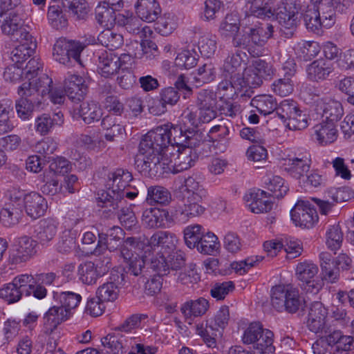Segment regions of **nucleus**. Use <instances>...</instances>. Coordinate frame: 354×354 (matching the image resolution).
<instances>
[{
	"label": "nucleus",
	"instance_id": "nucleus-42",
	"mask_svg": "<svg viewBox=\"0 0 354 354\" xmlns=\"http://www.w3.org/2000/svg\"><path fill=\"white\" fill-rule=\"evenodd\" d=\"M62 5L77 19H84L88 12L86 0H62Z\"/></svg>",
	"mask_w": 354,
	"mask_h": 354
},
{
	"label": "nucleus",
	"instance_id": "nucleus-11",
	"mask_svg": "<svg viewBox=\"0 0 354 354\" xmlns=\"http://www.w3.org/2000/svg\"><path fill=\"white\" fill-rule=\"evenodd\" d=\"M64 88L66 95L74 104L82 102L88 91L84 79L76 74L68 75L64 82Z\"/></svg>",
	"mask_w": 354,
	"mask_h": 354
},
{
	"label": "nucleus",
	"instance_id": "nucleus-50",
	"mask_svg": "<svg viewBox=\"0 0 354 354\" xmlns=\"http://www.w3.org/2000/svg\"><path fill=\"white\" fill-rule=\"evenodd\" d=\"M267 185V188L270 192L268 194L273 198H281L288 192L289 188L286 184L285 180L279 176H274L269 179Z\"/></svg>",
	"mask_w": 354,
	"mask_h": 354
},
{
	"label": "nucleus",
	"instance_id": "nucleus-10",
	"mask_svg": "<svg viewBox=\"0 0 354 354\" xmlns=\"http://www.w3.org/2000/svg\"><path fill=\"white\" fill-rule=\"evenodd\" d=\"M19 41L17 45L11 53V58L16 64H21L32 56L37 48L35 40L26 30H21L19 37H15Z\"/></svg>",
	"mask_w": 354,
	"mask_h": 354
},
{
	"label": "nucleus",
	"instance_id": "nucleus-37",
	"mask_svg": "<svg viewBox=\"0 0 354 354\" xmlns=\"http://www.w3.org/2000/svg\"><path fill=\"white\" fill-rule=\"evenodd\" d=\"M165 212L156 207L145 209L142 215V224L148 228L161 227L164 225Z\"/></svg>",
	"mask_w": 354,
	"mask_h": 354
},
{
	"label": "nucleus",
	"instance_id": "nucleus-61",
	"mask_svg": "<svg viewBox=\"0 0 354 354\" xmlns=\"http://www.w3.org/2000/svg\"><path fill=\"white\" fill-rule=\"evenodd\" d=\"M298 110L299 108L296 102L290 100H285L281 102L279 105L277 107L276 113L281 119L288 120L291 117L295 115Z\"/></svg>",
	"mask_w": 354,
	"mask_h": 354
},
{
	"label": "nucleus",
	"instance_id": "nucleus-29",
	"mask_svg": "<svg viewBox=\"0 0 354 354\" xmlns=\"http://www.w3.org/2000/svg\"><path fill=\"white\" fill-rule=\"evenodd\" d=\"M198 194L184 196L183 198V206L181 207V214L185 217H194L201 215L205 207L200 204L203 198Z\"/></svg>",
	"mask_w": 354,
	"mask_h": 354
},
{
	"label": "nucleus",
	"instance_id": "nucleus-2",
	"mask_svg": "<svg viewBox=\"0 0 354 354\" xmlns=\"http://www.w3.org/2000/svg\"><path fill=\"white\" fill-rule=\"evenodd\" d=\"M299 4L298 0H283L274 11L281 26L280 30L286 38L291 37L297 28Z\"/></svg>",
	"mask_w": 354,
	"mask_h": 354
},
{
	"label": "nucleus",
	"instance_id": "nucleus-20",
	"mask_svg": "<svg viewBox=\"0 0 354 354\" xmlns=\"http://www.w3.org/2000/svg\"><path fill=\"white\" fill-rule=\"evenodd\" d=\"M75 103L74 112L77 113L86 124H91L94 121H98L102 117V109L95 102H81Z\"/></svg>",
	"mask_w": 354,
	"mask_h": 354
},
{
	"label": "nucleus",
	"instance_id": "nucleus-55",
	"mask_svg": "<svg viewBox=\"0 0 354 354\" xmlns=\"http://www.w3.org/2000/svg\"><path fill=\"white\" fill-rule=\"evenodd\" d=\"M232 45L234 48L243 50H247L250 54H253V47L250 41V35L247 28H243L234 35L232 40Z\"/></svg>",
	"mask_w": 354,
	"mask_h": 354
},
{
	"label": "nucleus",
	"instance_id": "nucleus-17",
	"mask_svg": "<svg viewBox=\"0 0 354 354\" xmlns=\"http://www.w3.org/2000/svg\"><path fill=\"white\" fill-rule=\"evenodd\" d=\"M24 207L26 214L36 219L43 216L47 209L46 199L37 192H30L24 196Z\"/></svg>",
	"mask_w": 354,
	"mask_h": 354
},
{
	"label": "nucleus",
	"instance_id": "nucleus-16",
	"mask_svg": "<svg viewBox=\"0 0 354 354\" xmlns=\"http://www.w3.org/2000/svg\"><path fill=\"white\" fill-rule=\"evenodd\" d=\"M136 15L142 21L151 23L158 19L161 8L156 0H136L132 2Z\"/></svg>",
	"mask_w": 354,
	"mask_h": 354
},
{
	"label": "nucleus",
	"instance_id": "nucleus-27",
	"mask_svg": "<svg viewBox=\"0 0 354 354\" xmlns=\"http://www.w3.org/2000/svg\"><path fill=\"white\" fill-rule=\"evenodd\" d=\"M95 19L97 23L103 28H113L118 24V15L113 7L99 3L95 9Z\"/></svg>",
	"mask_w": 354,
	"mask_h": 354
},
{
	"label": "nucleus",
	"instance_id": "nucleus-44",
	"mask_svg": "<svg viewBox=\"0 0 354 354\" xmlns=\"http://www.w3.org/2000/svg\"><path fill=\"white\" fill-rule=\"evenodd\" d=\"M252 104L255 106L259 113L266 115L277 111V104L271 95H259L254 98Z\"/></svg>",
	"mask_w": 354,
	"mask_h": 354
},
{
	"label": "nucleus",
	"instance_id": "nucleus-38",
	"mask_svg": "<svg viewBox=\"0 0 354 354\" xmlns=\"http://www.w3.org/2000/svg\"><path fill=\"white\" fill-rule=\"evenodd\" d=\"M111 28H106L103 30L98 35L97 39L102 46H104L110 50H113L123 45L124 39L122 35L115 32Z\"/></svg>",
	"mask_w": 354,
	"mask_h": 354
},
{
	"label": "nucleus",
	"instance_id": "nucleus-62",
	"mask_svg": "<svg viewBox=\"0 0 354 354\" xmlns=\"http://www.w3.org/2000/svg\"><path fill=\"white\" fill-rule=\"evenodd\" d=\"M320 46L316 41H304L298 49V54L305 61L315 57L320 51Z\"/></svg>",
	"mask_w": 354,
	"mask_h": 354
},
{
	"label": "nucleus",
	"instance_id": "nucleus-60",
	"mask_svg": "<svg viewBox=\"0 0 354 354\" xmlns=\"http://www.w3.org/2000/svg\"><path fill=\"white\" fill-rule=\"evenodd\" d=\"M215 77L216 71L214 65L212 63H206L198 68L194 80L197 83L201 84L212 82Z\"/></svg>",
	"mask_w": 354,
	"mask_h": 354
},
{
	"label": "nucleus",
	"instance_id": "nucleus-47",
	"mask_svg": "<svg viewBox=\"0 0 354 354\" xmlns=\"http://www.w3.org/2000/svg\"><path fill=\"white\" fill-rule=\"evenodd\" d=\"M57 118H51L48 114H43L35 121V129L41 135L47 134L55 124L62 122L63 114L60 112L55 113Z\"/></svg>",
	"mask_w": 354,
	"mask_h": 354
},
{
	"label": "nucleus",
	"instance_id": "nucleus-43",
	"mask_svg": "<svg viewBox=\"0 0 354 354\" xmlns=\"http://www.w3.org/2000/svg\"><path fill=\"white\" fill-rule=\"evenodd\" d=\"M246 6L254 16L261 19H270L274 16L271 7L262 0H245Z\"/></svg>",
	"mask_w": 354,
	"mask_h": 354
},
{
	"label": "nucleus",
	"instance_id": "nucleus-53",
	"mask_svg": "<svg viewBox=\"0 0 354 354\" xmlns=\"http://www.w3.org/2000/svg\"><path fill=\"white\" fill-rule=\"evenodd\" d=\"M149 243L153 246L162 245L171 248L176 245L177 239L174 234L166 231H159L151 237Z\"/></svg>",
	"mask_w": 354,
	"mask_h": 354
},
{
	"label": "nucleus",
	"instance_id": "nucleus-63",
	"mask_svg": "<svg viewBox=\"0 0 354 354\" xmlns=\"http://www.w3.org/2000/svg\"><path fill=\"white\" fill-rule=\"evenodd\" d=\"M272 88L277 95L285 97L293 91L294 83L292 79L283 77L275 80L272 84Z\"/></svg>",
	"mask_w": 354,
	"mask_h": 354
},
{
	"label": "nucleus",
	"instance_id": "nucleus-4",
	"mask_svg": "<svg viewBox=\"0 0 354 354\" xmlns=\"http://www.w3.org/2000/svg\"><path fill=\"white\" fill-rule=\"evenodd\" d=\"M133 177L130 172L122 169H118L109 174L107 184L108 192H103L98 197V204H105L107 201H113L117 196L124 198V189Z\"/></svg>",
	"mask_w": 354,
	"mask_h": 354
},
{
	"label": "nucleus",
	"instance_id": "nucleus-14",
	"mask_svg": "<svg viewBox=\"0 0 354 354\" xmlns=\"http://www.w3.org/2000/svg\"><path fill=\"white\" fill-rule=\"evenodd\" d=\"M167 257L162 252H147L143 257L145 263L152 266H175L184 264L186 261L185 254L181 250L173 251L167 254Z\"/></svg>",
	"mask_w": 354,
	"mask_h": 354
},
{
	"label": "nucleus",
	"instance_id": "nucleus-51",
	"mask_svg": "<svg viewBox=\"0 0 354 354\" xmlns=\"http://www.w3.org/2000/svg\"><path fill=\"white\" fill-rule=\"evenodd\" d=\"M198 57V55L194 48L185 49L178 53L175 64L179 68L189 69L196 66Z\"/></svg>",
	"mask_w": 354,
	"mask_h": 354
},
{
	"label": "nucleus",
	"instance_id": "nucleus-26",
	"mask_svg": "<svg viewBox=\"0 0 354 354\" xmlns=\"http://www.w3.org/2000/svg\"><path fill=\"white\" fill-rule=\"evenodd\" d=\"M317 107L322 111V115L326 119V122L339 120L343 115L342 104L331 99H322L317 103Z\"/></svg>",
	"mask_w": 354,
	"mask_h": 354
},
{
	"label": "nucleus",
	"instance_id": "nucleus-48",
	"mask_svg": "<svg viewBox=\"0 0 354 354\" xmlns=\"http://www.w3.org/2000/svg\"><path fill=\"white\" fill-rule=\"evenodd\" d=\"M162 127L167 129L166 131L167 137L170 140L169 146H176L178 148L183 147L185 141H186L185 129L183 130L181 127L171 123L165 124L162 125Z\"/></svg>",
	"mask_w": 354,
	"mask_h": 354
},
{
	"label": "nucleus",
	"instance_id": "nucleus-22",
	"mask_svg": "<svg viewBox=\"0 0 354 354\" xmlns=\"http://www.w3.org/2000/svg\"><path fill=\"white\" fill-rule=\"evenodd\" d=\"M53 299L60 304L59 306L68 317H71L73 310L82 301L80 294L73 292H53Z\"/></svg>",
	"mask_w": 354,
	"mask_h": 354
},
{
	"label": "nucleus",
	"instance_id": "nucleus-35",
	"mask_svg": "<svg viewBox=\"0 0 354 354\" xmlns=\"http://www.w3.org/2000/svg\"><path fill=\"white\" fill-rule=\"evenodd\" d=\"M317 141L322 145L333 142L337 138V130L332 122H322L315 127Z\"/></svg>",
	"mask_w": 354,
	"mask_h": 354
},
{
	"label": "nucleus",
	"instance_id": "nucleus-34",
	"mask_svg": "<svg viewBox=\"0 0 354 354\" xmlns=\"http://www.w3.org/2000/svg\"><path fill=\"white\" fill-rule=\"evenodd\" d=\"M303 17L308 30L317 34L322 32V28H324L323 24L321 21L319 8H317L316 5L308 6Z\"/></svg>",
	"mask_w": 354,
	"mask_h": 354
},
{
	"label": "nucleus",
	"instance_id": "nucleus-32",
	"mask_svg": "<svg viewBox=\"0 0 354 354\" xmlns=\"http://www.w3.org/2000/svg\"><path fill=\"white\" fill-rule=\"evenodd\" d=\"M247 29L253 48L255 46H264L268 39L272 37L274 32V28L270 24L261 26L248 27Z\"/></svg>",
	"mask_w": 354,
	"mask_h": 354
},
{
	"label": "nucleus",
	"instance_id": "nucleus-58",
	"mask_svg": "<svg viewBox=\"0 0 354 354\" xmlns=\"http://www.w3.org/2000/svg\"><path fill=\"white\" fill-rule=\"evenodd\" d=\"M343 240V234L337 225L330 226L326 231V244L332 250L339 249Z\"/></svg>",
	"mask_w": 354,
	"mask_h": 354
},
{
	"label": "nucleus",
	"instance_id": "nucleus-1",
	"mask_svg": "<svg viewBox=\"0 0 354 354\" xmlns=\"http://www.w3.org/2000/svg\"><path fill=\"white\" fill-rule=\"evenodd\" d=\"M167 129L162 125L149 131L142 139L139 145V154L135 164L138 171L144 175H151L152 166L160 161V155L166 148L170 147V140Z\"/></svg>",
	"mask_w": 354,
	"mask_h": 354
},
{
	"label": "nucleus",
	"instance_id": "nucleus-8",
	"mask_svg": "<svg viewBox=\"0 0 354 354\" xmlns=\"http://www.w3.org/2000/svg\"><path fill=\"white\" fill-rule=\"evenodd\" d=\"M217 96L216 92L210 89H202L198 92L196 104L200 111V118L203 123H208L217 116Z\"/></svg>",
	"mask_w": 354,
	"mask_h": 354
},
{
	"label": "nucleus",
	"instance_id": "nucleus-12",
	"mask_svg": "<svg viewBox=\"0 0 354 354\" xmlns=\"http://www.w3.org/2000/svg\"><path fill=\"white\" fill-rule=\"evenodd\" d=\"M327 309L320 302H315L309 309L307 324L308 328L320 335L327 333Z\"/></svg>",
	"mask_w": 354,
	"mask_h": 354
},
{
	"label": "nucleus",
	"instance_id": "nucleus-18",
	"mask_svg": "<svg viewBox=\"0 0 354 354\" xmlns=\"http://www.w3.org/2000/svg\"><path fill=\"white\" fill-rule=\"evenodd\" d=\"M266 194L267 192L260 189L245 194V201L252 212L259 214L272 209L273 203L268 200Z\"/></svg>",
	"mask_w": 354,
	"mask_h": 354
},
{
	"label": "nucleus",
	"instance_id": "nucleus-7",
	"mask_svg": "<svg viewBox=\"0 0 354 354\" xmlns=\"http://www.w3.org/2000/svg\"><path fill=\"white\" fill-rule=\"evenodd\" d=\"M98 206L105 207L110 213L109 216L116 215L121 224L126 228L131 229L137 223V219L133 212L127 207L125 199L118 198L113 201H107L105 204H98Z\"/></svg>",
	"mask_w": 354,
	"mask_h": 354
},
{
	"label": "nucleus",
	"instance_id": "nucleus-15",
	"mask_svg": "<svg viewBox=\"0 0 354 354\" xmlns=\"http://www.w3.org/2000/svg\"><path fill=\"white\" fill-rule=\"evenodd\" d=\"M36 91L35 88L31 87L30 82H26L19 87L18 93L21 98L16 103V110L21 118L27 119L32 114L34 104L32 100L28 97H31Z\"/></svg>",
	"mask_w": 354,
	"mask_h": 354
},
{
	"label": "nucleus",
	"instance_id": "nucleus-54",
	"mask_svg": "<svg viewBox=\"0 0 354 354\" xmlns=\"http://www.w3.org/2000/svg\"><path fill=\"white\" fill-rule=\"evenodd\" d=\"M201 228L200 225H194L187 226L184 230V239L188 248L198 249V245L203 235Z\"/></svg>",
	"mask_w": 354,
	"mask_h": 354
},
{
	"label": "nucleus",
	"instance_id": "nucleus-52",
	"mask_svg": "<svg viewBox=\"0 0 354 354\" xmlns=\"http://www.w3.org/2000/svg\"><path fill=\"white\" fill-rule=\"evenodd\" d=\"M41 81L48 86L41 91L42 95H48L53 104H62L64 101L65 96L62 90L53 88V80L47 75H45L41 78Z\"/></svg>",
	"mask_w": 354,
	"mask_h": 354
},
{
	"label": "nucleus",
	"instance_id": "nucleus-45",
	"mask_svg": "<svg viewBox=\"0 0 354 354\" xmlns=\"http://www.w3.org/2000/svg\"><path fill=\"white\" fill-rule=\"evenodd\" d=\"M119 288L114 282H106L100 286L97 290V297L101 302H112L119 295Z\"/></svg>",
	"mask_w": 354,
	"mask_h": 354
},
{
	"label": "nucleus",
	"instance_id": "nucleus-33",
	"mask_svg": "<svg viewBox=\"0 0 354 354\" xmlns=\"http://www.w3.org/2000/svg\"><path fill=\"white\" fill-rule=\"evenodd\" d=\"M0 26L2 32L8 35L13 36L15 39V35H20L21 30H26L22 28L21 19L16 12H7L4 14L1 18Z\"/></svg>",
	"mask_w": 354,
	"mask_h": 354
},
{
	"label": "nucleus",
	"instance_id": "nucleus-28",
	"mask_svg": "<svg viewBox=\"0 0 354 354\" xmlns=\"http://www.w3.org/2000/svg\"><path fill=\"white\" fill-rule=\"evenodd\" d=\"M37 238L41 243L45 244L50 241L57 232V223L50 218L41 220L35 227Z\"/></svg>",
	"mask_w": 354,
	"mask_h": 354
},
{
	"label": "nucleus",
	"instance_id": "nucleus-13",
	"mask_svg": "<svg viewBox=\"0 0 354 354\" xmlns=\"http://www.w3.org/2000/svg\"><path fill=\"white\" fill-rule=\"evenodd\" d=\"M326 344L333 354H346L354 349V337L344 335L341 330H335L326 334Z\"/></svg>",
	"mask_w": 354,
	"mask_h": 354
},
{
	"label": "nucleus",
	"instance_id": "nucleus-6",
	"mask_svg": "<svg viewBox=\"0 0 354 354\" xmlns=\"http://www.w3.org/2000/svg\"><path fill=\"white\" fill-rule=\"evenodd\" d=\"M84 48V46L79 41L60 38L54 44L53 56L55 61L66 66L70 65L71 59L80 64V54Z\"/></svg>",
	"mask_w": 354,
	"mask_h": 354
},
{
	"label": "nucleus",
	"instance_id": "nucleus-59",
	"mask_svg": "<svg viewBox=\"0 0 354 354\" xmlns=\"http://www.w3.org/2000/svg\"><path fill=\"white\" fill-rule=\"evenodd\" d=\"M147 252H152L148 250L143 252L142 255L133 253L131 250L129 249L126 245H123L120 250V257L123 259V263L129 266H145L143 257Z\"/></svg>",
	"mask_w": 354,
	"mask_h": 354
},
{
	"label": "nucleus",
	"instance_id": "nucleus-46",
	"mask_svg": "<svg viewBox=\"0 0 354 354\" xmlns=\"http://www.w3.org/2000/svg\"><path fill=\"white\" fill-rule=\"evenodd\" d=\"M142 21L139 17L132 14L125 16L123 14L118 15V25L124 27L129 32L138 35L141 32Z\"/></svg>",
	"mask_w": 354,
	"mask_h": 354
},
{
	"label": "nucleus",
	"instance_id": "nucleus-41",
	"mask_svg": "<svg viewBox=\"0 0 354 354\" xmlns=\"http://www.w3.org/2000/svg\"><path fill=\"white\" fill-rule=\"evenodd\" d=\"M171 200V194L167 189L162 186H151L147 189V202L150 205L168 204Z\"/></svg>",
	"mask_w": 354,
	"mask_h": 354
},
{
	"label": "nucleus",
	"instance_id": "nucleus-49",
	"mask_svg": "<svg viewBox=\"0 0 354 354\" xmlns=\"http://www.w3.org/2000/svg\"><path fill=\"white\" fill-rule=\"evenodd\" d=\"M21 214V211L19 208L9 205L0 210V222L5 227H12L19 222Z\"/></svg>",
	"mask_w": 354,
	"mask_h": 354
},
{
	"label": "nucleus",
	"instance_id": "nucleus-30",
	"mask_svg": "<svg viewBox=\"0 0 354 354\" xmlns=\"http://www.w3.org/2000/svg\"><path fill=\"white\" fill-rule=\"evenodd\" d=\"M285 169L295 178L299 179L306 174L310 166L309 157L289 158L286 161Z\"/></svg>",
	"mask_w": 354,
	"mask_h": 354
},
{
	"label": "nucleus",
	"instance_id": "nucleus-5",
	"mask_svg": "<svg viewBox=\"0 0 354 354\" xmlns=\"http://www.w3.org/2000/svg\"><path fill=\"white\" fill-rule=\"evenodd\" d=\"M272 337L270 330H263L259 323H252L245 330L242 340L246 344H255L257 353L270 354L274 351Z\"/></svg>",
	"mask_w": 354,
	"mask_h": 354
},
{
	"label": "nucleus",
	"instance_id": "nucleus-24",
	"mask_svg": "<svg viewBox=\"0 0 354 354\" xmlns=\"http://www.w3.org/2000/svg\"><path fill=\"white\" fill-rule=\"evenodd\" d=\"M70 318L59 306L50 307L44 315V328L46 333H52L62 322Z\"/></svg>",
	"mask_w": 354,
	"mask_h": 354
},
{
	"label": "nucleus",
	"instance_id": "nucleus-64",
	"mask_svg": "<svg viewBox=\"0 0 354 354\" xmlns=\"http://www.w3.org/2000/svg\"><path fill=\"white\" fill-rule=\"evenodd\" d=\"M22 290L12 282L7 283L0 289V297L8 303L17 302L21 297Z\"/></svg>",
	"mask_w": 354,
	"mask_h": 354
},
{
	"label": "nucleus",
	"instance_id": "nucleus-9",
	"mask_svg": "<svg viewBox=\"0 0 354 354\" xmlns=\"http://www.w3.org/2000/svg\"><path fill=\"white\" fill-rule=\"evenodd\" d=\"M293 223L298 226L310 228L318 221L316 209L308 201H298L290 211Z\"/></svg>",
	"mask_w": 354,
	"mask_h": 354
},
{
	"label": "nucleus",
	"instance_id": "nucleus-40",
	"mask_svg": "<svg viewBox=\"0 0 354 354\" xmlns=\"http://www.w3.org/2000/svg\"><path fill=\"white\" fill-rule=\"evenodd\" d=\"M177 155L176 147L170 146L164 149L160 155V161L156 166H152L151 175H156L159 169H165V166L170 171L174 172L173 165L174 164V157Z\"/></svg>",
	"mask_w": 354,
	"mask_h": 354
},
{
	"label": "nucleus",
	"instance_id": "nucleus-23",
	"mask_svg": "<svg viewBox=\"0 0 354 354\" xmlns=\"http://www.w3.org/2000/svg\"><path fill=\"white\" fill-rule=\"evenodd\" d=\"M98 73L104 77L115 74L119 68L118 55L112 52H103L98 56Z\"/></svg>",
	"mask_w": 354,
	"mask_h": 354
},
{
	"label": "nucleus",
	"instance_id": "nucleus-57",
	"mask_svg": "<svg viewBox=\"0 0 354 354\" xmlns=\"http://www.w3.org/2000/svg\"><path fill=\"white\" fill-rule=\"evenodd\" d=\"M218 238L212 232L203 234L201 239L197 250L205 254H211L218 248Z\"/></svg>",
	"mask_w": 354,
	"mask_h": 354
},
{
	"label": "nucleus",
	"instance_id": "nucleus-21",
	"mask_svg": "<svg viewBox=\"0 0 354 354\" xmlns=\"http://www.w3.org/2000/svg\"><path fill=\"white\" fill-rule=\"evenodd\" d=\"M176 152L177 155L174 157L173 165L174 172L176 173L188 169L198 158V154L194 149L179 147Z\"/></svg>",
	"mask_w": 354,
	"mask_h": 354
},
{
	"label": "nucleus",
	"instance_id": "nucleus-36",
	"mask_svg": "<svg viewBox=\"0 0 354 354\" xmlns=\"http://www.w3.org/2000/svg\"><path fill=\"white\" fill-rule=\"evenodd\" d=\"M209 308V302L204 298L190 300L181 306V312L187 318L199 317L204 315Z\"/></svg>",
	"mask_w": 354,
	"mask_h": 354
},
{
	"label": "nucleus",
	"instance_id": "nucleus-25",
	"mask_svg": "<svg viewBox=\"0 0 354 354\" xmlns=\"http://www.w3.org/2000/svg\"><path fill=\"white\" fill-rule=\"evenodd\" d=\"M108 272V267H78L77 275L80 282L91 286Z\"/></svg>",
	"mask_w": 354,
	"mask_h": 354
},
{
	"label": "nucleus",
	"instance_id": "nucleus-31",
	"mask_svg": "<svg viewBox=\"0 0 354 354\" xmlns=\"http://www.w3.org/2000/svg\"><path fill=\"white\" fill-rule=\"evenodd\" d=\"M331 72L330 64L324 59L315 60L306 68L307 77L313 82L325 80Z\"/></svg>",
	"mask_w": 354,
	"mask_h": 354
},
{
	"label": "nucleus",
	"instance_id": "nucleus-39",
	"mask_svg": "<svg viewBox=\"0 0 354 354\" xmlns=\"http://www.w3.org/2000/svg\"><path fill=\"white\" fill-rule=\"evenodd\" d=\"M108 233H100L98 235V241L95 249L91 252V254L95 256L104 255L103 259H100V262L102 264L107 266L111 263V258L109 257V254L114 250L116 248L111 245V242L108 240Z\"/></svg>",
	"mask_w": 354,
	"mask_h": 354
},
{
	"label": "nucleus",
	"instance_id": "nucleus-3",
	"mask_svg": "<svg viewBox=\"0 0 354 354\" xmlns=\"http://www.w3.org/2000/svg\"><path fill=\"white\" fill-rule=\"evenodd\" d=\"M271 301L278 310L286 309L294 313L301 305L302 301L298 291L291 285H279L272 289Z\"/></svg>",
	"mask_w": 354,
	"mask_h": 354
},
{
	"label": "nucleus",
	"instance_id": "nucleus-56",
	"mask_svg": "<svg viewBox=\"0 0 354 354\" xmlns=\"http://www.w3.org/2000/svg\"><path fill=\"white\" fill-rule=\"evenodd\" d=\"M48 19L50 25L57 30L65 28L68 24L62 8L58 6H51L48 8Z\"/></svg>",
	"mask_w": 354,
	"mask_h": 354
},
{
	"label": "nucleus",
	"instance_id": "nucleus-19",
	"mask_svg": "<svg viewBox=\"0 0 354 354\" xmlns=\"http://www.w3.org/2000/svg\"><path fill=\"white\" fill-rule=\"evenodd\" d=\"M317 267H297V276L299 281L306 284V291L317 293L322 287L319 277L315 276L317 273Z\"/></svg>",
	"mask_w": 354,
	"mask_h": 354
}]
</instances>
